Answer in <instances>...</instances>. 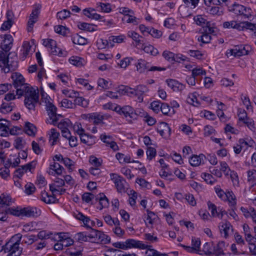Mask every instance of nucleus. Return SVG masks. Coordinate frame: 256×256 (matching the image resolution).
Here are the masks:
<instances>
[{"instance_id": "1", "label": "nucleus", "mask_w": 256, "mask_h": 256, "mask_svg": "<svg viewBox=\"0 0 256 256\" xmlns=\"http://www.w3.org/2000/svg\"><path fill=\"white\" fill-rule=\"evenodd\" d=\"M11 78L13 80V84L16 89V94L22 96L24 94V92L28 88H32L27 84H25V80L24 76L18 72H14L12 74Z\"/></svg>"}, {"instance_id": "2", "label": "nucleus", "mask_w": 256, "mask_h": 256, "mask_svg": "<svg viewBox=\"0 0 256 256\" xmlns=\"http://www.w3.org/2000/svg\"><path fill=\"white\" fill-rule=\"evenodd\" d=\"M25 96L24 104L30 110H34L36 104L38 101V94L33 88H28L23 94Z\"/></svg>"}, {"instance_id": "3", "label": "nucleus", "mask_w": 256, "mask_h": 256, "mask_svg": "<svg viewBox=\"0 0 256 256\" xmlns=\"http://www.w3.org/2000/svg\"><path fill=\"white\" fill-rule=\"evenodd\" d=\"M2 250L4 253H8L6 256H20L22 254V248H20L19 244L6 242L2 246L0 251Z\"/></svg>"}, {"instance_id": "4", "label": "nucleus", "mask_w": 256, "mask_h": 256, "mask_svg": "<svg viewBox=\"0 0 256 256\" xmlns=\"http://www.w3.org/2000/svg\"><path fill=\"white\" fill-rule=\"evenodd\" d=\"M230 11L236 15L243 16L244 18H250L252 16V10L249 8H246L242 5L234 3L232 6Z\"/></svg>"}, {"instance_id": "5", "label": "nucleus", "mask_w": 256, "mask_h": 256, "mask_svg": "<svg viewBox=\"0 0 256 256\" xmlns=\"http://www.w3.org/2000/svg\"><path fill=\"white\" fill-rule=\"evenodd\" d=\"M200 238H192V246H187L182 244H180V246L182 247L188 252L202 254V250H200Z\"/></svg>"}, {"instance_id": "6", "label": "nucleus", "mask_w": 256, "mask_h": 256, "mask_svg": "<svg viewBox=\"0 0 256 256\" xmlns=\"http://www.w3.org/2000/svg\"><path fill=\"white\" fill-rule=\"evenodd\" d=\"M42 8L40 4L36 5L35 8L32 10V14H30L29 20L28 23V32H31L33 28L34 24L36 22L38 16L40 14V10Z\"/></svg>"}, {"instance_id": "7", "label": "nucleus", "mask_w": 256, "mask_h": 256, "mask_svg": "<svg viewBox=\"0 0 256 256\" xmlns=\"http://www.w3.org/2000/svg\"><path fill=\"white\" fill-rule=\"evenodd\" d=\"M110 178L114 181L117 191L118 192H122L125 191L124 184L126 182L122 177L116 174H111Z\"/></svg>"}, {"instance_id": "8", "label": "nucleus", "mask_w": 256, "mask_h": 256, "mask_svg": "<svg viewBox=\"0 0 256 256\" xmlns=\"http://www.w3.org/2000/svg\"><path fill=\"white\" fill-rule=\"evenodd\" d=\"M250 47L248 46H237L235 48L230 50L231 54L234 56H240L248 54Z\"/></svg>"}, {"instance_id": "9", "label": "nucleus", "mask_w": 256, "mask_h": 256, "mask_svg": "<svg viewBox=\"0 0 256 256\" xmlns=\"http://www.w3.org/2000/svg\"><path fill=\"white\" fill-rule=\"evenodd\" d=\"M125 244H126L127 249L136 248L140 250H144L148 246V244L134 239H128L126 240Z\"/></svg>"}, {"instance_id": "10", "label": "nucleus", "mask_w": 256, "mask_h": 256, "mask_svg": "<svg viewBox=\"0 0 256 256\" xmlns=\"http://www.w3.org/2000/svg\"><path fill=\"white\" fill-rule=\"evenodd\" d=\"M23 216L36 218L41 214V210L36 207L28 206L23 208Z\"/></svg>"}, {"instance_id": "11", "label": "nucleus", "mask_w": 256, "mask_h": 256, "mask_svg": "<svg viewBox=\"0 0 256 256\" xmlns=\"http://www.w3.org/2000/svg\"><path fill=\"white\" fill-rule=\"evenodd\" d=\"M157 132L162 136L165 138L170 135L171 129L168 124L165 122H160L157 128Z\"/></svg>"}, {"instance_id": "12", "label": "nucleus", "mask_w": 256, "mask_h": 256, "mask_svg": "<svg viewBox=\"0 0 256 256\" xmlns=\"http://www.w3.org/2000/svg\"><path fill=\"white\" fill-rule=\"evenodd\" d=\"M166 82L174 92L182 91L185 88L184 85L174 79H168L166 80Z\"/></svg>"}, {"instance_id": "13", "label": "nucleus", "mask_w": 256, "mask_h": 256, "mask_svg": "<svg viewBox=\"0 0 256 256\" xmlns=\"http://www.w3.org/2000/svg\"><path fill=\"white\" fill-rule=\"evenodd\" d=\"M44 102L46 104V109L49 116L50 119H52L54 116L56 112L57 108L48 98H45Z\"/></svg>"}, {"instance_id": "14", "label": "nucleus", "mask_w": 256, "mask_h": 256, "mask_svg": "<svg viewBox=\"0 0 256 256\" xmlns=\"http://www.w3.org/2000/svg\"><path fill=\"white\" fill-rule=\"evenodd\" d=\"M100 138L104 142L106 143L108 146H110V147L114 151L118 150V146L116 142L113 140H106L107 138L111 139V136H106L105 134H102L100 136Z\"/></svg>"}, {"instance_id": "15", "label": "nucleus", "mask_w": 256, "mask_h": 256, "mask_svg": "<svg viewBox=\"0 0 256 256\" xmlns=\"http://www.w3.org/2000/svg\"><path fill=\"white\" fill-rule=\"evenodd\" d=\"M224 242L223 241L219 242L216 244H213L212 254L216 256H220L221 254H224Z\"/></svg>"}, {"instance_id": "16", "label": "nucleus", "mask_w": 256, "mask_h": 256, "mask_svg": "<svg viewBox=\"0 0 256 256\" xmlns=\"http://www.w3.org/2000/svg\"><path fill=\"white\" fill-rule=\"evenodd\" d=\"M150 64L144 60L140 59L136 65L137 70L140 73L144 72L146 70L148 71Z\"/></svg>"}, {"instance_id": "17", "label": "nucleus", "mask_w": 256, "mask_h": 256, "mask_svg": "<svg viewBox=\"0 0 256 256\" xmlns=\"http://www.w3.org/2000/svg\"><path fill=\"white\" fill-rule=\"evenodd\" d=\"M138 100L139 102L143 101V94L148 91V89L146 86L138 85L136 87Z\"/></svg>"}, {"instance_id": "18", "label": "nucleus", "mask_w": 256, "mask_h": 256, "mask_svg": "<svg viewBox=\"0 0 256 256\" xmlns=\"http://www.w3.org/2000/svg\"><path fill=\"white\" fill-rule=\"evenodd\" d=\"M230 228H232V226L230 223L228 221H226L225 222H222L219 224L220 232L221 234L224 233L225 238H227L228 236V232Z\"/></svg>"}, {"instance_id": "19", "label": "nucleus", "mask_w": 256, "mask_h": 256, "mask_svg": "<svg viewBox=\"0 0 256 256\" xmlns=\"http://www.w3.org/2000/svg\"><path fill=\"white\" fill-rule=\"evenodd\" d=\"M100 197H96V201H98L99 204L100 205L99 209L102 210L104 208H106L109 205V202L108 198L106 196L104 193L100 194Z\"/></svg>"}, {"instance_id": "20", "label": "nucleus", "mask_w": 256, "mask_h": 256, "mask_svg": "<svg viewBox=\"0 0 256 256\" xmlns=\"http://www.w3.org/2000/svg\"><path fill=\"white\" fill-rule=\"evenodd\" d=\"M10 126V122L4 119H0V130L2 132L0 134L2 136L6 135L8 134Z\"/></svg>"}, {"instance_id": "21", "label": "nucleus", "mask_w": 256, "mask_h": 256, "mask_svg": "<svg viewBox=\"0 0 256 256\" xmlns=\"http://www.w3.org/2000/svg\"><path fill=\"white\" fill-rule=\"evenodd\" d=\"M128 35L129 37L131 38L134 40L136 42V46H138L143 44V40L141 39L142 38V37L140 36L138 33L134 31H130L128 32Z\"/></svg>"}, {"instance_id": "22", "label": "nucleus", "mask_w": 256, "mask_h": 256, "mask_svg": "<svg viewBox=\"0 0 256 256\" xmlns=\"http://www.w3.org/2000/svg\"><path fill=\"white\" fill-rule=\"evenodd\" d=\"M10 54H12L14 56H16L15 52H10L8 54L2 50H0V62H1L2 64H8L10 62Z\"/></svg>"}, {"instance_id": "23", "label": "nucleus", "mask_w": 256, "mask_h": 256, "mask_svg": "<svg viewBox=\"0 0 256 256\" xmlns=\"http://www.w3.org/2000/svg\"><path fill=\"white\" fill-rule=\"evenodd\" d=\"M204 158V155L202 154H201L198 156L196 155H193L189 160L190 164L193 166H198L200 164L203 158Z\"/></svg>"}, {"instance_id": "24", "label": "nucleus", "mask_w": 256, "mask_h": 256, "mask_svg": "<svg viewBox=\"0 0 256 256\" xmlns=\"http://www.w3.org/2000/svg\"><path fill=\"white\" fill-rule=\"evenodd\" d=\"M25 132L30 136H34L36 132V128L30 122L25 124Z\"/></svg>"}, {"instance_id": "25", "label": "nucleus", "mask_w": 256, "mask_h": 256, "mask_svg": "<svg viewBox=\"0 0 256 256\" xmlns=\"http://www.w3.org/2000/svg\"><path fill=\"white\" fill-rule=\"evenodd\" d=\"M58 241H62L63 245L65 247L69 246L74 243V240L70 238H66L64 233L60 232L58 234Z\"/></svg>"}, {"instance_id": "26", "label": "nucleus", "mask_w": 256, "mask_h": 256, "mask_svg": "<svg viewBox=\"0 0 256 256\" xmlns=\"http://www.w3.org/2000/svg\"><path fill=\"white\" fill-rule=\"evenodd\" d=\"M119 91H122V94H127L130 96H137L136 88L134 89H132L128 86H122L120 88Z\"/></svg>"}, {"instance_id": "27", "label": "nucleus", "mask_w": 256, "mask_h": 256, "mask_svg": "<svg viewBox=\"0 0 256 256\" xmlns=\"http://www.w3.org/2000/svg\"><path fill=\"white\" fill-rule=\"evenodd\" d=\"M6 212L14 216H23V208L18 209V208H8L6 210Z\"/></svg>"}, {"instance_id": "28", "label": "nucleus", "mask_w": 256, "mask_h": 256, "mask_svg": "<svg viewBox=\"0 0 256 256\" xmlns=\"http://www.w3.org/2000/svg\"><path fill=\"white\" fill-rule=\"evenodd\" d=\"M141 48L146 53L150 54L152 56H156L158 54V50L154 48L152 45L144 46V44H142Z\"/></svg>"}, {"instance_id": "29", "label": "nucleus", "mask_w": 256, "mask_h": 256, "mask_svg": "<svg viewBox=\"0 0 256 256\" xmlns=\"http://www.w3.org/2000/svg\"><path fill=\"white\" fill-rule=\"evenodd\" d=\"M11 200V198L8 194H2L0 196V208L4 206H9Z\"/></svg>"}, {"instance_id": "30", "label": "nucleus", "mask_w": 256, "mask_h": 256, "mask_svg": "<svg viewBox=\"0 0 256 256\" xmlns=\"http://www.w3.org/2000/svg\"><path fill=\"white\" fill-rule=\"evenodd\" d=\"M83 14L88 18L96 20H100L102 16L100 14L96 13H92V11L88 8H85L83 10Z\"/></svg>"}, {"instance_id": "31", "label": "nucleus", "mask_w": 256, "mask_h": 256, "mask_svg": "<svg viewBox=\"0 0 256 256\" xmlns=\"http://www.w3.org/2000/svg\"><path fill=\"white\" fill-rule=\"evenodd\" d=\"M94 25L93 24L80 22L78 24V26L80 30L90 32L96 30L94 28Z\"/></svg>"}, {"instance_id": "32", "label": "nucleus", "mask_w": 256, "mask_h": 256, "mask_svg": "<svg viewBox=\"0 0 256 256\" xmlns=\"http://www.w3.org/2000/svg\"><path fill=\"white\" fill-rule=\"evenodd\" d=\"M8 64H3L4 70L5 73H8L11 70H14L18 66V62L16 61L10 60V62H8Z\"/></svg>"}, {"instance_id": "33", "label": "nucleus", "mask_w": 256, "mask_h": 256, "mask_svg": "<svg viewBox=\"0 0 256 256\" xmlns=\"http://www.w3.org/2000/svg\"><path fill=\"white\" fill-rule=\"evenodd\" d=\"M14 106V104L12 102H3L2 104L1 105V110L2 111L4 112H10L12 110V108Z\"/></svg>"}, {"instance_id": "34", "label": "nucleus", "mask_w": 256, "mask_h": 256, "mask_svg": "<svg viewBox=\"0 0 256 256\" xmlns=\"http://www.w3.org/2000/svg\"><path fill=\"white\" fill-rule=\"evenodd\" d=\"M74 104V106L78 105L84 108L86 107L88 104L86 100L82 96H79L75 98Z\"/></svg>"}, {"instance_id": "35", "label": "nucleus", "mask_w": 256, "mask_h": 256, "mask_svg": "<svg viewBox=\"0 0 256 256\" xmlns=\"http://www.w3.org/2000/svg\"><path fill=\"white\" fill-rule=\"evenodd\" d=\"M207 204L208 210H210L211 211V216H219V214L218 213V208H217L216 206L211 202L210 201H208Z\"/></svg>"}, {"instance_id": "36", "label": "nucleus", "mask_w": 256, "mask_h": 256, "mask_svg": "<svg viewBox=\"0 0 256 256\" xmlns=\"http://www.w3.org/2000/svg\"><path fill=\"white\" fill-rule=\"evenodd\" d=\"M213 242H206L203 246L202 252L206 255H211L213 254Z\"/></svg>"}, {"instance_id": "37", "label": "nucleus", "mask_w": 256, "mask_h": 256, "mask_svg": "<svg viewBox=\"0 0 256 256\" xmlns=\"http://www.w3.org/2000/svg\"><path fill=\"white\" fill-rule=\"evenodd\" d=\"M97 5V8H100L102 12L108 13L112 11L111 4L110 3L98 2Z\"/></svg>"}, {"instance_id": "38", "label": "nucleus", "mask_w": 256, "mask_h": 256, "mask_svg": "<svg viewBox=\"0 0 256 256\" xmlns=\"http://www.w3.org/2000/svg\"><path fill=\"white\" fill-rule=\"evenodd\" d=\"M97 240L102 244H108L110 241V238L108 236L104 234L103 232L100 231V232L98 234Z\"/></svg>"}, {"instance_id": "39", "label": "nucleus", "mask_w": 256, "mask_h": 256, "mask_svg": "<svg viewBox=\"0 0 256 256\" xmlns=\"http://www.w3.org/2000/svg\"><path fill=\"white\" fill-rule=\"evenodd\" d=\"M212 37L207 33V30L206 29L204 32L198 38V42H201L203 44H208L210 42Z\"/></svg>"}, {"instance_id": "40", "label": "nucleus", "mask_w": 256, "mask_h": 256, "mask_svg": "<svg viewBox=\"0 0 256 256\" xmlns=\"http://www.w3.org/2000/svg\"><path fill=\"white\" fill-rule=\"evenodd\" d=\"M71 124L70 121L69 119H64L62 120L58 124V127L62 130H66L68 129V127Z\"/></svg>"}, {"instance_id": "41", "label": "nucleus", "mask_w": 256, "mask_h": 256, "mask_svg": "<svg viewBox=\"0 0 256 256\" xmlns=\"http://www.w3.org/2000/svg\"><path fill=\"white\" fill-rule=\"evenodd\" d=\"M23 52L22 56L20 58L24 60L26 58L31 48V46L30 44L28 42H24L23 44Z\"/></svg>"}, {"instance_id": "42", "label": "nucleus", "mask_w": 256, "mask_h": 256, "mask_svg": "<svg viewBox=\"0 0 256 256\" xmlns=\"http://www.w3.org/2000/svg\"><path fill=\"white\" fill-rule=\"evenodd\" d=\"M80 136L81 142L82 143L86 144L88 146L92 144V142H90V139L95 138L94 136H90L84 133Z\"/></svg>"}, {"instance_id": "43", "label": "nucleus", "mask_w": 256, "mask_h": 256, "mask_svg": "<svg viewBox=\"0 0 256 256\" xmlns=\"http://www.w3.org/2000/svg\"><path fill=\"white\" fill-rule=\"evenodd\" d=\"M22 238V234L18 233V234H17L14 235V236H12L10 239V240L8 242H8L10 244H17L20 245Z\"/></svg>"}, {"instance_id": "44", "label": "nucleus", "mask_w": 256, "mask_h": 256, "mask_svg": "<svg viewBox=\"0 0 256 256\" xmlns=\"http://www.w3.org/2000/svg\"><path fill=\"white\" fill-rule=\"evenodd\" d=\"M24 192L28 195L32 194L36 191V187L34 184L31 182L27 183L24 186Z\"/></svg>"}, {"instance_id": "45", "label": "nucleus", "mask_w": 256, "mask_h": 256, "mask_svg": "<svg viewBox=\"0 0 256 256\" xmlns=\"http://www.w3.org/2000/svg\"><path fill=\"white\" fill-rule=\"evenodd\" d=\"M132 110V108L129 106H126L122 108H120L118 112L120 114H123L125 117L127 118L129 116L130 112Z\"/></svg>"}, {"instance_id": "46", "label": "nucleus", "mask_w": 256, "mask_h": 256, "mask_svg": "<svg viewBox=\"0 0 256 256\" xmlns=\"http://www.w3.org/2000/svg\"><path fill=\"white\" fill-rule=\"evenodd\" d=\"M60 136V133L57 132L56 130L54 128H52L50 130V140H52V146H54L57 140V139Z\"/></svg>"}, {"instance_id": "47", "label": "nucleus", "mask_w": 256, "mask_h": 256, "mask_svg": "<svg viewBox=\"0 0 256 256\" xmlns=\"http://www.w3.org/2000/svg\"><path fill=\"white\" fill-rule=\"evenodd\" d=\"M54 31L59 34L63 36H66L68 32H69V30L66 26L62 25H58L54 27Z\"/></svg>"}, {"instance_id": "48", "label": "nucleus", "mask_w": 256, "mask_h": 256, "mask_svg": "<svg viewBox=\"0 0 256 256\" xmlns=\"http://www.w3.org/2000/svg\"><path fill=\"white\" fill-rule=\"evenodd\" d=\"M142 115L141 116H144V121L147 122L149 126H153L156 122V120L152 117L150 116L147 112H142Z\"/></svg>"}, {"instance_id": "49", "label": "nucleus", "mask_w": 256, "mask_h": 256, "mask_svg": "<svg viewBox=\"0 0 256 256\" xmlns=\"http://www.w3.org/2000/svg\"><path fill=\"white\" fill-rule=\"evenodd\" d=\"M70 14L71 13L70 11L64 9L62 11L58 12L56 14V16L60 20H64L70 17Z\"/></svg>"}, {"instance_id": "50", "label": "nucleus", "mask_w": 256, "mask_h": 256, "mask_svg": "<svg viewBox=\"0 0 256 256\" xmlns=\"http://www.w3.org/2000/svg\"><path fill=\"white\" fill-rule=\"evenodd\" d=\"M82 59L78 56H72L70 58V62L71 64L76 66H82Z\"/></svg>"}, {"instance_id": "51", "label": "nucleus", "mask_w": 256, "mask_h": 256, "mask_svg": "<svg viewBox=\"0 0 256 256\" xmlns=\"http://www.w3.org/2000/svg\"><path fill=\"white\" fill-rule=\"evenodd\" d=\"M226 198L232 206L236 204V196L232 192H228L226 194Z\"/></svg>"}, {"instance_id": "52", "label": "nucleus", "mask_w": 256, "mask_h": 256, "mask_svg": "<svg viewBox=\"0 0 256 256\" xmlns=\"http://www.w3.org/2000/svg\"><path fill=\"white\" fill-rule=\"evenodd\" d=\"M94 195L90 192H84L82 196V200L86 203H89L94 198Z\"/></svg>"}, {"instance_id": "53", "label": "nucleus", "mask_w": 256, "mask_h": 256, "mask_svg": "<svg viewBox=\"0 0 256 256\" xmlns=\"http://www.w3.org/2000/svg\"><path fill=\"white\" fill-rule=\"evenodd\" d=\"M146 156L148 159L152 160L156 155V150L154 148L152 147H148L146 152Z\"/></svg>"}, {"instance_id": "54", "label": "nucleus", "mask_w": 256, "mask_h": 256, "mask_svg": "<svg viewBox=\"0 0 256 256\" xmlns=\"http://www.w3.org/2000/svg\"><path fill=\"white\" fill-rule=\"evenodd\" d=\"M61 104L62 106L66 108H74V102H72L71 100L66 98L63 99L61 102Z\"/></svg>"}, {"instance_id": "55", "label": "nucleus", "mask_w": 256, "mask_h": 256, "mask_svg": "<svg viewBox=\"0 0 256 256\" xmlns=\"http://www.w3.org/2000/svg\"><path fill=\"white\" fill-rule=\"evenodd\" d=\"M202 178L207 184H212L214 182V178L210 174L204 173L202 174Z\"/></svg>"}, {"instance_id": "56", "label": "nucleus", "mask_w": 256, "mask_h": 256, "mask_svg": "<svg viewBox=\"0 0 256 256\" xmlns=\"http://www.w3.org/2000/svg\"><path fill=\"white\" fill-rule=\"evenodd\" d=\"M148 34L154 38H157L161 37L162 34L161 31L154 29V28H150V31H148Z\"/></svg>"}, {"instance_id": "57", "label": "nucleus", "mask_w": 256, "mask_h": 256, "mask_svg": "<svg viewBox=\"0 0 256 256\" xmlns=\"http://www.w3.org/2000/svg\"><path fill=\"white\" fill-rule=\"evenodd\" d=\"M32 149L34 152L36 154H40L42 152V149L40 147L39 144L35 141L32 143Z\"/></svg>"}, {"instance_id": "58", "label": "nucleus", "mask_w": 256, "mask_h": 256, "mask_svg": "<svg viewBox=\"0 0 256 256\" xmlns=\"http://www.w3.org/2000/svg\"><path fill=\"white\" fill-rule=\"evenodd\" d=\"M163 57L170 62H172L174 58V54L170 51L165 50L162 53Z\"/></svg>"}, {"instance_id": "59", "label": "nucleus", "mask_w": 256, "mask_h": 256, "mask_svg": "<svg viewBox=\"0 0 256 256\" xmlns=\"http://www.w3.org/2000/svg\"><path fill=\"white\" fill-rule=\"evenodd\" d=\"M210 14L213 15L221 16L223 14L222 10H220L218 6H212L209 10Z\"/></svg>"}, {"instance_id": "60", "label": "nucleus", "mask_w": 256, "mask_h": 256, "mask_svg": "<svg viewBox=\"0 0 256 256\" xmlns=\"http://www.w3.org/2000/svg\"><path fill=\"white\" fill-rule=\"evenodd\" d=\"M148 248H147L146 252V256H156L159 252L156 250L152 248V246L148 244Z\"/></svg>"}, {"instance_id": "61", "label": "nucleus", "mask_w": 256, "mask_h": 256, "mask_svg": "<svg viewBox=\"0 0 256 256\" xmlns=\"http://www.w3.org/2000/svg\"><path fill=\"white\" fill-rule=\"evenodd\" d=\"M194 20L196 24L203 26V24H206V20L200 15H198L194 18Z\"/></svg>"}, {"instance_id": "62", "label": "nucleus", "mask_w": 256, "mask_h": 256, "mask_svg": "<svg viewBox=\"0 0 256 256\" xmlns=\"http://www.w3.org/2000/svg\"><path fill=\"white\" fill-rule=\"evenodd\" d=\"M206 74V71L204 70H203L202 68H195L192 70V75L196 78L198 76L205 75Z\"/></svg>"}, {"instance_id": "63", "label": "nucleus", "mask_w": 256, "mask_h": 256, "mask_svg": "<svg viewBox=\"0 0 256 256\" xmlns=\"http://www.w3.org/2000/svg\"><path fill=\"white\" fill-rule=\"evenodd\" d=\"M238 116L239 120L240 121H244V120L247 118V114L246 110L244 109H238Z\"/></svg>"}, {"instance_id": "64", "label": "nucleus", "mask_w": 256, "mask_h": 256, "mask_svg": "<svg viewBox=\"0 0 256 256\" xmlns=\"http://www.w3.org/2000/svg\"><path fill=\"white\" fill-rule=\"evenodd\" d=\"M136 182L138 184L141 186L146 188H150L149 186H150L148 182L142 178H137Z\"/></svg>"}]
</instances>
